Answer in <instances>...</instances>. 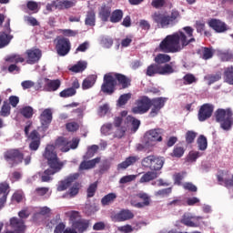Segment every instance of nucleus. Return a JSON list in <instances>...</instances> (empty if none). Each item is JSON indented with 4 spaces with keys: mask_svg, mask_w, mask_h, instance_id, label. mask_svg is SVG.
<instances>
[{
    "mask_svg": "<svg viewBox=\"0 0 233 233\" xmlns=\"http://www.w3.org/2000/svg\"><path fill=\"white\" fill-rule=\"evenodd\" d=\"M196 43L194 37V28L185 26L182 30H178L171 35H167L159 44V49L164 54H177L188 46Z\"/></svg>",
    "mask_w": 233,
    "mask_h": 233,
    "instance_id": "nucleus-1",
    "label": "nucleus"
},
{
    "mask_svg": "<svg viewBox=\"0 0 233 233\" xmlns=\"http://www.w3.org/2000/svg\"><path fill=\"white\" fill-rule=\"evenodd\" d=\"M42 156L49 168L44 171L41 181L42 183H48V181H52V176L57 174V172H61L63 167H65V163L57 156V151H56L54 146L46 145Z\"/></svg>",
    "mask_w": 233,
    "mask_h": 233,
    "instance_id": "nucleus-2",
    "label": "nucleus"
},
{
    "mask_svg": "<svg viewBox=\"0 0 233 233\" xmlns=\"http://www.w3.org/2000/svg\"><path fill=\"white\" fill-rule=\"evenodd\" d=\"M151 19L160 28H168V26H176L179 23L181 14L177 9H172L169 15L156 11L151 15Z\"/></svg>",
    "mask_w": 233,
    "mask_h": 233,
    "instance_id": "nucleus-3",
    "label": "nucleus"
},
{
    "mask_svg": "<svg viewBox=\"0 0 233 233\" xmlns=\"http://www.w3.org/2000/svg\"><path fill=\"white\" fill-rule=\"evenodd\" d=\"M67 217L69 218V222L76 233H84L88 230V228L90 227V220L83 218L79 211L71 210L67 212Z\"/></svg>",
    "mask_w": 233,
    "mask_h": 233,
    "instance_id": "nucleus-4",
    "label": "nucleus"
},
{
    "mask_svg": "<svg viewBox=\"0 0 233 233\" xmlns=\"http://www.w3.org/2000/svg\"><path fill=\"white\" fill-rule=\"evenodd\" d=\"M215 119L223 130H230L233 127V112L231 108H218L215 112Z\"/></svg>",
    "mask_w": 233,
    "mask_h": 233,
    "instance_id": "nucleus-5",
    "label": "nucleus"
},
{
    "mask_svg": "<svg viewBox=\"0 0 233 233\" xmlns=\"http://www.w3.org/2000/svg\"><path fill=\"white\" fill-rule=\"evenodd\" d=\"M176 72L172 63L166 65H159L153 63L147 67L146 76L154 77L155 76H170Z\"/></svg>",
    "mask_w": 233,
    "mask_h": 233,
    "instance_id": "nucleus-6",
    "label": "nucleus"
},
{
    "mask_svg": "<svg viewBox=\"0 0 233 233\" xmlns=\"http://www.w3.org/2000/svg\"><path fill=\"white\" fill-rule=\"evenodd\" d=\"M4 159L11 165V167H17L23 163L25 154L19 148L7 149L4 153Z\"/></svg>",
    "mask_w": 233,
    "mask_h": 233,
    "instance_id": "nucleus-7",
    "label": "nucleus"
},
{
    "mask_svg": "<svg viewBox=\"0 0 233 233\" xmlns=\"http://www.w3.org/2000/svg\"><path fill=\"white\" fill-rule=\"evenodd\" d=\"M117 82L114 78V73H107L104 76L103 83L101 85V92L107 96H112L116 92Z\"/></svg>",
    "mask_w": 233,
    "mask_h": 233,
    "instance_id": "nucleus-8",
    "label": "nucleus"
},
{
    "mask_svg": "<svg viewBox=\"0 0 233 233\" xmlns=\"http://www.w3.org/2000/svg\"><path fill=\"white\" fill-rule=\"evenodd\" d=\"M136 106L131 109L133 114H147L150 110L151 99L143 96L136 101Z\"/></svg>",
    "mask_w": 233,
    "mask_h": 233,
    "instance_id": "nucleus-9",
    "label": "nucleus"
},
{
    "mask_svg": "<svg viewBox=\"0 0 233 233\" xmlns=\"http://www.w3.org/2000/svg\"><path fill=\"white\" fill-rule=\"evenodd\" d=\"M164 135L165 130L163 128H155L147 131L144 137L150 143V145H156V143H161V141H163Z\"/></svg>",
    "mask_w": 233,
    "mask_h": 233,
    "instance_id": "nucleus-10",
    "label": "nucleus"
},
{
    "mask_svg": "<svg viewBox=\"0 0 233 233\" xmlns=\"http://www.w3.org/2000/svg\"><path fill=\"white\" fill-rule=\"evenodd\" d=\"M71 48L72 44L70 43V39L65 37L57 39L56 50L58 56H60L61 57H65V56H67V54H69Z\"/></svg>",
    "mask_w": 233,
    "mask_h": 233,
    "instance_id": "nucleus-11",
    "label": "nucleus"
},
{
    "mask_svg": "<svg viewBox=\"0 0 233 233\" xmlns=\"http://www.w3.org/2000/svg\"><path fill=\"white\" fill-rule=\"evenodd\" d=\"M212 114H214V105L212 104H204L200 106L198 113V119L201 123L207 121V119H210L212 117Z\"/></svg>",
    "mask_w": 233,
    "mask_h": 233,
    "instance_id": "nucleus-12",
    "label": "nucleus"
},
{
    "mask_svg": "<svg viewBox=\"0 0 233 233\" xmlns=\"http://www.w3.org/2000/svg\"><path fill=\"white\" fill-rule=\"evenodd\" d=\"M208 25L209 28H212L217 34H225V32H228V30H230V27L228 25L218 19V18H211L208 20Z\"/></svg>",
    "mask_w": 233,
    "mask_h": 233,
    "instance_id": "nucleus-13",
    "label": "nucleus"
},
{
    "mask_svg": "<svg viewBox=\"0 0 233 233\" xmlns=\"http://www.w3.org/2000/svg\"><path fill=\"white\" fill-rule=\"evenodd\" d=\"M165 103H167V97L159 96L151 99V111L149 113V117H156L157 114H159L161 108L165 106Z\"/></svg>",
    "mask_w": 233,
    "mask_h": 233,
    "instance_id": "nucleus-14",
    "label": "nucleus"
},
{
    "mask_svg": "<svg viewBox=\"0 0 233 233\" xmlns=\"http://www.w3.org/2000/svg\"><path fill=\"white\" fill-rule=\"evenodd\" d=\"M25 56L27 65H35V63H39L43 53L39 48H31L25 51Z\"/></svg>",
    "mask_w": 233,
    "mask_h": 233,
    "instance_id": "nucleus-15",
    "label": "nucleus"
},
{
    "mask_svg": "<svg viewBox=\"0 0 233 233\" xmlns=\"http://www.w3.org/2000/svg\"><path fill=\"white\" fill-rule=\"evenodd\" d=\"M27 139L30 142L29 144V149L35 152L36 150H39V147H41V135L39 132L35 129L31 131L29 136L27 137Z\"/></svg>",
    "mask_w": 233,
    "mask_h": 233,
    "instance_id": "nucleus-16",
    "label": "nucleus"
},
{
    "mask_svg": "<svg viewBox=\"0 0 233 233\" xmlns=\"http://www.w3.org/2000/svg\"><path fill=\"white\" fill-rule=\"evenodd\" d=\"M78 178L79 173H74L72 175H69L64 180L59 181L56 187L57 192H64V190H66L72 185L73 181H76V179Z\"/></svg>",
    "mask_w": 233,
    "mask_h": 233,
    "instance_id": "nucleus-17",
    "label": "nucleus"
},
{
    "mask_svg": "<svg viewBox=\"0 0 233 233\" xmlns=\"http://www.w3.org/2000/svg\"><path fill=\"white\" fill-rule=\"evenodd\" d=\"M10 227L15 233H25L26 232V225L25 220L13 217L10 218Z\"/></svg>",
    "mask_w": 233,
    "mask_h": 233,
    "instance_id": "nucleus-18",
    "label": "nucleus"
},
{
    "mask_svg": "<svg viewBox=\"0 0 233 233\" xmlns=\"http://www.w3.org/2000/svg\"><path fill=\"white\" fill-rule=\"evenodd\" d=\"M56 148H59L61 152H69L70 151V140L65 137H59L56 141L55 145H51Z\"/></svg>",
    "mask_w": 233,
    "mask_h": 233,
    "instance_id": "nucleus-19",
    "label": "nucleus"
},
{
    "mask_svg": "<svg viewBox=\"0 0 233 233\" xmlns=\"http://www.w3.org/2000/svg\"><path fill=\"white\" fill-rule=\"evenodd\" d=\"M113 77L116 84L118 83V85L122 86L123 89L128 88V86L132 85V79L121 73H113Z\"/></svg>",
    "mask_w": 233,
    "mask_h": 233,
    "instance_id": "nucleus-20",
    "label": "nucleus"
},
{
    "mask_svg": "<svg viewBox=\"0 0 233 233\" xmlns=\"http://www.w3.org/2000/svg\"><path fill=\"white\" fill-rule=\"evenodd\" d=\"M203 219V217H192L189 214H184L181 223L186 227H199V220Z\"/></svg>",
    "mask_w": 233,
    "mask_h": 233,
    "instance_id": "nucleus-21",
    "label": "nucleus"
},
{
    "mask_svg": "<svg viewBox=\"0 0 233 233\" xmlns=\"http://www.w3.org/2000/svg\"><path fill=\"white\" fill-rule=\"evenodd\" d=\"M134 213L130 211V209H122L118 213L115 215V219L118 223H122L123 221H130V219H134Z\"/></svg>",
    "mask_w": 233,
    "mask_h": 233,
    "instance_id": "nucleus-22",
    "label": "nucleus"
},
{
    "mask_svg": "<svg viewBox=\"0 0 233 233\" xmlns=\"http://www.w3.org/2000/svg\"><path fill=\"white\" fill-rule=\"evenodd\" d=\"M101 163V157H97L91 160H83L78 167V170L81 172L83 170H91V168H96V165Z\"/></svg>",
    "mask_w": 233,
    "mask_h": 233,
    "instance_id": "nucleus-23",
    "label": "nucleus"
},
{
    "mask_svg": "<svg viewBox=\"0 0 233 233\" xmlns=\"http://www.w3.org/2000/svg\"><path fill=\"white\" fill-rule=\"evenodd\" d=\"M139 161V157L137 156H130L127 157L125 161L117 165V170H127L128 167H132L133 165H136Z\"/></svg>",
    "mask_w": 233,
    "mask_h": 233,
    "instance_id": "nucleus-24",
    "label": "nucleus"
},
{
    "mask_svg": "<svg viewBox=\"0 0 233 233\" xmlns=\"http://www.w3.org/2000/svg\"><path fill=\"white\" fill-rule=\"evenodd\" d=\"M124 123H125L127 128H128V127H130V125H131L132 132H137V130L139 129V127L141 126V121H139V119H137L132 116H127L125 118Z\"/></svg>",
    "mask_w": 233,
    "mask_h": 233,
    "instance_id": "nucleus-25",
    "label": "nucleus"
},
{
    "mask_svg": "<svg viewBox=\"0 0 233 233\" xmlns=\"http://www.w3.org/2000/svg\"><path fill=\"white\" fill-rule=\"evenodd\" d=\"M53 116H52V109L46 108L45 109L40 115V122L42 127H46L48 128V125L52 123Z\"/></svg>",
    "mask_w": 233,
    "mask_h": 233,
    "instance_id": "nucleus-26",
    "label": "nucleus"
},
{
    "mask_svg": "<svg viewBox=\"0 0 233 233\" xmlns=\"http://www.w3.org/2000/svg\"><path fill=\"white\" fill-rule=\"evenodd\" d=\"M197 54L201 59H204V61H208V59L214 57V51L210 47L202 46L197 50Z\"/></svg>",
    "mask_w": 233,
    "mask_h": 233,
    "instance_id": "nucleus-27",
    "label": "nucleus"
},
{
    "mask_svg": "<svg viewBox=\"0 0 233 233\" xmlns=\"http://www.w3.org/2000/svg\"><path fill=\"white\" fill-rule=\"evenodd\" d=\"M54 6L57 10H68V8H74L76 2L70 0H57L54 2Z\"/></svg>",
    "mask_w": 233,
    "mask_h": 233,
    "instance_id": "nucleus-28",
    "label": "nucleus"
},
{
    "mask_svg": "<svg viewBox=\"0 0 233 233\" xmlns=\"http://www.w3.org/2000/svg\"><path fill=\"white\" fill-rule=\"evenodd\" d=\"M155 144H150L144 137L143 144L137 145V150L138 152H146L147 154H150V152H154Z\"/></svg>",
    "mask_w": 233,
    "mask_h": 233,
    "instance_id": "nucleus-29",
    "label": "nucleus"
},
{
    "mask_svg": "<svg viewBox=\"0 0 233 233\" xmlns=\"http://www.w3.org/2000/svg\"><path fill=\"white\" fill-rule=\"evenodd\" d=\"M97 81V76L96 75H90L86 78L83 80L82 83V88L84 90H88L92 88L96 85V82Z\"/></svg>",
    "mask_w": 233,
    "mask_h": 233,
    "instance_id": "nucleus-30",
    "label": "nucleus"
},
{
    "mask_svg": "<svg viewBox=\"0 0 233 233\" xmlns=\"http://www.w3.org/2000/svg\"><path fill=\"white\" fill-rule=\"evenodd\" d=\"M111 14H112V11L110 10V7L104 5L100 8L98 15L101 21H103V23H106V21L110 19Z\"/></svg>",
    "mask_w": 233,
    "mask_h": 233,
    "instance_id": "nucleus-31",
    "label": "nucleus"
},
{
    "mask_svg": "<svg viewBox=\"0 0 233 233\" xmlns=\"http://www.w3.org/2000/svg\"><path fill=\"white\" fill-rule=\"evenodd\" d=\"M172 57L169 55L159 53L155 56L154 62L157 65H168Z\"/></svg>",
    "mask_w": 233,
    "mask_h": 233,
    "instance_id": "nucleus-32",
    "label": "nucleus"
},
{
    "mask_svg": "<svg viewBox=\"0 0 233 233\" xmlns=\"http://www.w3.org/2000/svg\"><path fill=\"white\" fill-rule=\"evenodd\" d=\"M46 88H47L48 92H56L61 86V80H50L46 78Z\"/></svg>",
    "mask_w": 233,
    "mask_h": 233,
    "instance_id": "nucleus-33",
    "label": "nucleus"
},
{
    "mask_svg": "<svg viewBox=\"0 0 233 233\" xmlns=\"http://www.w3.org/2000/svg\"><path fill=\"white\" fill-rule=\"evenodd\" d=\"M163 165H165V160H163V157L155 156L149 169L157 172V170H161V168H163Z\"/></svg>",
    "mask_w": 233,
    "mask_h": 233,
    "instance_id": "nucleus-34",
    "label": "nucleus"
},
{
    "mask_svg": "<svg viewBox=\"0 0 233 233\" xmlns=\"http://www.w3.org/2000/svg\"><path fill=\"white\" fill-rule=\"evenodd\" d=\"M12 39H14V35H7L6 33L0 31V48H5V46H8Z\"/></svg>",
    "mask_w": 233,
    "mask_h": 233,
    "instance_id": "nucleus-35",
    "label": "nucleus"
},
{
    "mask_svg": "<svg viewBox=\"0 0 233 233\" xmlns=\"http://www.w3.org/2000/svg\"><path fill=\"white\" fill-rule=\"evenodd\" d=\"M79 188H81V184L78 182H76L73 187H71L66 192L63 198H76L79 194Z\"/></svg>",
    "mask_w": 233,
    "mask_h": 233,
    "instance_id": "nucleus-36",
    "label": "nucleus"
},
{
    "mask_svg": "<svg viewBox=\"0 0 233 233\" xmlns=\"http://www.w3.org/2000/svg\"><path fill=\"white\" fill-rule=\"evenodd\" d=\"M122 19H123V10L121 9L114 10L109 16L110 23H121Z\"/></svg>",
    "mask_w": 233,
    "mask_h": 233,
    "instance_id": "nucleus-37",
    "label": "nucleus"
},
{
    "mask_svg": "<svg viewBox=\"0 0 233 233\" xmlns=\"http://www.w3.org/2000/svg\"><path fill=\"white\" fill-rule=\"evenodd\" d=\"M85 25L86 26H96V12L94 10H89L86 13Z\"/></svg>",
    "mask_w": 233,
    "mask_h": 233,
    "instance_id": "nucleus-38",
    "label": "nucleus"
},
{
    "mask_svg": "<svg viewBox=\"0 0 233 233\" xmlns=\"http://www.w3.org/2000/svg\"><path fill=\"white\" fill-rule=\"evenodd\" d=\"M5 61L6 63H14L15 65H17V63H25V57H23L21 55L12 54L8 55Z\"/></svg>",
    "mask_w": 233,
    "mask_h": 233,
    "instance_id": "nucleus-39",
    "label": "nucleus"
},
{
    "mask_svg": "<svg viewBox=\"0 0 233 233\" xmlns=\"http://www.w3.org/2000/svg\"><path fill=\"white\" fill-rule=\"evenodd\" d=\"M156 178H157V172L147 171L141 177L139 183H149V181H154Z\"/></svg>",
    "mask_w": 233,
    "mask_h": 233,
    "instance_id": "nucleus-40",
    "label": "nucleus"
},
{
    "mask_svg": "<svg viewBox=\"0 0 233 233\" xmlns=\"http://www.w3.org/2000/svg\"><path fill=\"white\" fill-rule=\"evenodd\" d=\"M116 199H117V195H116V193H108L102 198L101 203L103 207H106L108 205H112Z\"/></svg>",
    "mask_w": 233,
    "mask_h": 233,
    "instance_id": "nucleus-41",
    "label": "nucleus"
},
{
    "mask_svg": "<svg viewBox=\"0 0 233 233\" xmlns=\"http://www.w3.org/2000/svg\"><path fill=\"white\" fill-rule=\"evenodd\" d=\"M20 114L25 119H32V117L34 116V107H32L30 106H23L20 109Z\"/></svg>",
    "mask_w": 233,
    "mask_h": 233,
    "instance_id": "nucleus-42",
    "label": "nucleus"
},
{
    "mask_svg": "<svg viewBox=\"0 0 233 233\" xmlns=\"http://www.w3.org/2000/svg\"><path fill=\"white\" fill-rule=\"evenodd\" d=\"M224 81L225 83H228V85H233V66L225 69Z\"/></svg>",
    "mask_w": 233,
    "mask_h": 233,
    "instance_id": "nucleus-43",
    "label": "nucleus"
},
{
    "mask_svg": "<svg viewBox=\"0 0 233 233\" xmlns=\"http://www.w3.org/2000/svg\"><path fill=\"white\" fill-rule=\"evenodd\" d=\"M197 145L198 147V150L205 151L208 147V142L207 141V137L204 135H200L197 140Z\"/></svg>",
    "mask_w": 233,
    "mask_h": 233,
    "instance_id": "nucleus-44",
    "label": "nucleus"
},
{
    "mask_svg": "<svg viewBox=\"0 0 233 233\" xmlns=\"http://www.w3.org/2000/svg\"><path fill=\"white\" fill-rule=\"evenodd\" d=\"M3 195L2 198H5L7 199L8 194H10V184L7 182L0 183V195Z\"/></svg>",
    "mask_w": 233,
    "mask_h": 233,
    "instance_id": "nucleus-45",
    "label": "nucleus"
},
{
    "mask_svg": "<svg viewBox=\"0 0 233 233\" xmlns=\"http://www.w3.org/2000/svg\"><path fill=\"white\" fill-rule=\"evenodd\" d=\"M128 127H127V125H124L122 127H116V130L114 133V137H116L117 139H122V137H125V134H127V130Z\"/></svg>",
    "mask_w": 233,
    "mask_h": 233,
    "instance_id": "nucleus-46",
    "label": "nucleus"
},
{
    "mask_svg": "<svg viewBox=\"0 0 233 233\" xmlns=\"http://www.w3.org/2000/svg\"><path fill=\"white\" fill-rule=\"evenodd\" d=\"M130 99H132V93L123 94L119 96V98L117 100V105L119 106H125V105H127V103H128V101H130Z\"/></svg>",
    "mask_w": 233,
    "mask_h": 233,
    "instance_id": "nucleus-47",
    "label": "nucleus"
},
{
    "mask_svg": "<svg viewBox=\"0 0 233 233\" xmlns=\"http://www.w3.org/2000/svg\"><path fill=\"white\" fill-rule=\"evenodd\" d=\"M218 56L223 62L233 61V53L230 50L221 51Z\"/></svg>",
    "mask_w": 233,
    "mask_h": 233,
    "instance_id": "nucleus-48",
    "label": "nucleus"
},
{
    "mask_svg": "<svg viewBox=\"0 0 233 233\" xmlns=\"http://www.w3.org/2000/svg\"><path fill=\"white\" fill-rule=\"evenodd\" d=\"M86 62L79 61L76 65L71 67V72H76V74L85 72V70H86Z\"/></svg>",
    "mask_w": 233,
    "mask_h": 233,
    "instance_id": "nucleus-49",
    "label": "nucleus"
},
{
    "mask_svg": "<svg viewBox=\"0 0 233 233\" xmlns=\"http://www.w3.org/2000/svg\"><path fill=\"white\" fill-rule=\"evenodd\" d=\"M10 110H12L10 104L6 101H4V104L1 107L0 116H2V117H8V116H10Z\"/></svg>",
    "mask_w": 233,
    "mask_h": 233,
    "instance_id": "nucleus-50",
    "label": "nucleus"
},
{
    "mask_svg": "<svg viewBox=\"0 0 233 233\" xmlns=\"http://www.w3.org/2000/svg\"><path fill=\"white\" fill-rule=\"evenodd\" d=\"M155 157H156V156H154V155H149V156L144 157L141 161L142 167H144V168H150V167H152V163H153Z\"/></svg>",
    "mask_w": 233,
    "mask_h": 233,
    "instance_id": "nucleus-51",
    "label": "nucleus"
},
{
    "mask_svg": "<svg viewBox=\"0 0 233 233\" xmlns=\"http://www.w3.org/2000/svg\"><path fill=\"white\" fill-rule=\"evenodd\" d=\"M76 94H77V91H76L74 88L68 87L61 91L59 93V96L60 97L66 98V97H72L76 96Z\"/></svg>",
    "mask_w": 233,
    "mask_h": 233,
    "instance_id": "nucleus-52",
    "label": "nucleus"
},
{
    "mask_svg": "<svg viewBox=\"0 0 233 233\" xmlns=\"http://www.w3.org/2000/svg\"><path fill=\"white\" fill-rule=\"evenodd\" d=\"M99 150V146L93 145L89 147L86 154L84 156V159H90V157H94L96 152Z\"/></svg>",
    "mask_w": 233,
    "mask_h": 233,
    "instance_id": "nucleus-53",
    "label": "nucleus"
},
{
    "mask_svg": "<svg viewBox=\"0 0 233 233\" xmlns=\"http://www.w3.org/2000/svg\"><path fill=\"white\" fill-rule=\"evenodd\" d=\"M112 128H114V125L112 123L104 124L101 127V134L104 136H110L112 134Z\"/></svg>",
    "mask_w": 233,
    "mask_h": 233,
    "instance_id": "nucleus-54",
    "label": "nucleus"
},
{
    "mask_svg": "<svg viewBox=\"0 0 233 233\" xmlns=\"http://www.w3.org/2000/svg\"><path fill=\"white\" fill-rule=\"evenodd\" d=\"M87 198H94L96 196V192H97V182H94L89 185L87 187Z\"/></svg>",
    "mask_w": 233,
    "mask_h": 233,
    "instance_id": "nucleus-55",
    "label": "nucleus"
},
{
    "mask_svg": "<svg viewBox=\"0 0 233 233\" xmlns=\"http://www.w3.org/2000/svg\"><path fill=\"white\" fill-rule=\"evenodd\" d=\"M196 137H198V133L194 131H187L186 133V143L187 145H192L194 143Z\"/></svg>",
    "mask_w": 233,
    "mask_h": 233,
    "instance_id": "nucleus-56",
    "label": "nucleus"
},
{
    "mask_svg": "<svg viewBox=\"0 0 233 233\" xmlns=\"http://www.w3.org/2000/svg\"><path fill=\"white\" fill-rule=\"evenodd\" d=\"M185 148L183 147H175L171 153L172 157H183Z\"/></svg>",
    "mask_w": 233,
    "mask_h": 233,
    "instance_id": "nucleus-57",
    "label": "nucleus"
},
{
    "mask_svg": "<svg viewBox=\"0 0 233 233\" xmlns=\"http://www.w3.org/2000/svg\"><path fill=\"white\" fill-rule=\"evenodd\" d=\"M67 132H77L79 130V124L77 122H68L66 124Z\"/></svg>",
    "mask_w": 233,
    "mask_h": 233,
    "instance_id": "nucleus-58",
    "label": "nucleus"
},
{
    "mask_svg": "<svg viewBox=\"0 0 233 233\" xmlns=\"http://www.w3.org/2000/svg\"><path fill=\"white\" fill-rule=\"evenodd\" d=\"M110 110V106L108 104H104L98 107L97 114L100 117H105L106 114H108V111Z\"/></svg>",
    "mask_w": 233,
    "mask_h": 233,
    "instance_id": "nucleus-59",
    "label": "nucleus"
},
{
    "mask_svg": "<svg viewBox=\"0 0 233 233\" xmlns=\"http://www.w3.org/2000/svg\"><path fill=\"white\" fill-rule=\"evenodd\" d=\"M26 6L28 10L33 12V14H37V12H39V5H37V2L28 1Z\"/></svg>",
    "mask_w": 233,
    "mask_h": 233,
    "instance_id": "nucleus-60",
    "label": "nucleus"
},
{
    "mask_svg": "<svg viewBox=\"0 0 233 233\" xmlns=\"http://www.w3.org/2000/svg\"><path fill=\"white\" fill-rule=\"evenodd\" d=\"M101 45H103L105 48H110L112 45H114V40L112 39V37L103 36L101 38Z\"/></svg>",
    "mask_w": 233,
    "mask_h": 233,
    "instance_id": "nucleus-61",
    "label": "nucleus"
},
{
    "mask_svg": "<svg viewBox=\"0 0 233 233\" xmlns=\"http://www.w3.org/2000/svg\"><path fill=\"white\" fill-rule=\"evenodd\" d=\"M167 5V0H152L151 6L153 8H156V10H159L160 8H163Z\"/></svg>",
    "mask_w": 233,
    "mask_h": 233,
    "instance_id": "nucleus-62",
    "label": "nucleus"
},
{
    "mask_svg": "<svg viewBox=\"0 0 233 233\" xmlns=\"http://www.w3.org/2000/svg\"><path fill=\"white\" fill-rule=\"evenodd\" d=\"M184 85H192V83H196L197 79L193 74H187L183 76Z\"/></svg>",
    "mask_w": 233,
    "mask_h": 233,
    "instance_id": "nucleus-63",
    "label": "nucleus"
},
{
    "mask_svg": "<svg viewBox=\"0 0 233 233\" xmlns=\"http://www.w3.org/2000/svg\"><path fill=\"white\" fill-rule=\"evenodd\" d=\"M117 230H118V232H121V233H132V232H134L133 227L130 226L129 224L118 227Z\"/></svg>",
    "mask_w": 233,
    "mask_h": 233,
    "instance_id": "nucleus-64",
    "label": "nucleus"
}]
</instances>
